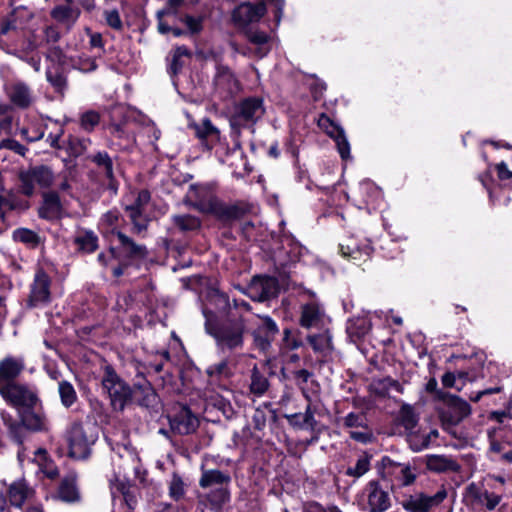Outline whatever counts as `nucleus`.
<instances>
[{
  "label": "nucleus",
  "instance_id": "6e6552de",
  "mask_svg": "<svg viewBox=\"0 0 512 512\" xmlns=\"http://www.w3.org/2000/svg\"><path fill=\"white\" fill-rule=\"evenodd\" d=\"M447 497L445 488L440 489L436 494L429 496L424 493H415L402 501V507L408 512H429L438 506Z\"/></svg>",
  "mask_w": 512,
  "mask_h": 512
},
{
  "label": "nucleus",
  "instance_id": "c756f323",
  "mask_svg": "<svg viewBox=\"0 0 512 512\" xmlns=\"http://www.w3.org/2000/svg\"><path fill=\"white\" fill-rule=\"evenodd\" d=\"M470 414L471 407L467 401L450 395V425L458 424Z\"/></svg>",
  "mask_w": 512,
  "mask_h": 512
},
{
  "label": "nucleus",
  "instance_id": "69168bd1",
  "mask_svg": "<svg viewBox=\"0 0 512 512\" xmlns=\"http://www.w3.org/2000/svg\"><path fill=\"white\" fill-rule=\"evenodd\" d=\"M4 187L0 184V220L4 223L6 219V210H14L16 205L14 201L3 194Z\"/></svg>",
  "mask_w": 512,
  "mask_h": 512
},
{
  "label": "nucleus",
  "instance_id": "6ab92c4d",
  "mask_svg": "<svg viewBox=\"0 0 512 512\" xmlns=\"http://www.w3.org/2000/svg\"><path fill=\"white\" fill-rule=\"evenodd\" d=\"M319 125L325 127L327 134L335 140L341 157L343 159L348 158L350 154V146L345 137L344 130L335 125L330 118L324 115L319 119Z\"/></svg>",
  "mask_w": 512,
  "mask_h": 512
},
{
  "label": "nucleus",
  "instance_id": "0e129e2a",
  "mask_svg": "<svg viewBox=\"0 0 512 512\" xmlns=\"http://www.w3.org/2000/svg\"><path fill=\"white\" fill-rule=\"evenodd\" d=\"M312 375L313 374L306 369H300L293 372V379L295 380L296 385L303 391L306 398H309V396L305 392V385L312 377Z\"/></svg>",
  "mask_w": 512,
  "mask_h": 512
},
{
  "label": "nucleus",
  "instance_id": "bf43d9fd",
  "mask_svg": "<svg viewBox=\"0 0 512 512\" xmlns=\"http://www.w3.org/2000/svg\"><path fill=\"white\" fill-rule=\"evenodd\" d=\"M261 320H262V325L256 331L263 333L274 340L275 336L279 332L277 324L269 316H262Z\"/></svg>",
  "mask_w": 512,
  "mask_h": 512
},
{
  "label": "nucleus",
  "instance_id": "b1692460",
  "mask_svg": "<svg viewBox=\"0 0 512 512\" xmlns=\"http://www.w3.org/2000/svg\"><path fill=\"white\" fill-rule=\"evenodd\" d=\"M119 493L123 497L125 505L129 509H134L137 505V488L129 481L116 479L112 487V496Z\"/></svg>",
  "mask_w": 512,
  "mask_h": 512
},
{
  "label": "nucleus",
  "instance_id": "1a4fd4ad",
  "mask_svg": "<svg viewBox=\"0 0 512 512\" xmlns=\"http://www.w3.org/2000/svg\"><path fill=\"white\" fill-rule=\"evenodd\" d=\"M50 284L49 276L43 270H38L31 284L27 306L33 308L47 304L50 301Z\"/></svg>",
  "mask_w": 512,
  "mask_h": 512
},
{
  "label": "nucleus",
  "instance_id": "864d4df0",
  "mask_svg": "<svg viewBox=\"0 0 512 512\" xmlns=\"http://www.w3.org/2000/svg\"><path fill=\"white\" fill-rule=\"evenodd\" d=\"M343 426L346 428L366 429L367 419L363 413L351 412L343 418Z\"/></svg>",
  "mask_w": 512,
  "mask_h": 512
},
{
  "label": "nucleus",
  "instance_id": "5701e85b",
  "mask_svg": "<svg viewBox=\"0 0 512 512\" xmlns=\"http://www.w3.org/2000/svg\"><path fill=\"white\" fill-rule=\"evenodd\" d=\"M467 497L472 504L484 506L488 510H493L500 502V496L488 491H480L474 484L467 488Z\"/></svg>",
  "mask_w": 512,
  "mask_h": 512
},
{
  "label": "nucleus",
  "instance_id": "8fccbe9b",
  "mask_svg": "<svg viewBox=\"0 0 512 512\" xmlns=\"http://www.w3.org/2000/svg\"><path fill=\"white\" fill-rule=\"evenodd\" d=\"M88 144L89 140L70 135L67 141L66 149L70 156L76 158L85 152Z\"/></svg>",
  "mask_w": 512,
  "mask_h": 512
},
{
  "label": "nucleus",
  "instance_id": "39448f33",
  "mask_svg": "<svg viewBox=\"0 0 512 512\" xmlns=\"http://www.w3.org/2000/svg\"><path fill=\"white\" fill-rule=\"evenodd\" d=\"M264 114L263 101L258 97H249L242 100L235 108L231 117L232 127L252 126Z\"/></svg>",
  "mask_w": 512,
  "mask_h": 512
},
{
  "label": "nucleus",
  "instance_id": "338daca9",
  "mask_svg": "<svg viewBox=\"0 0 512 512\" xmlns=\"http://www.w3.org/2000/svg\"><path fill=\"white\" fill-rule=\"evenodd\" d=\"M46 77H47V80L51 83V85L57 91L60 92L66 87L67 81L62 73H60L58 71L53 73L52 71L48 70L46 72Z\"/></svg>",
  "mask_w": 512,
  "mask_h": 512
},
{
  "label": "nucleus",
  "instance_id": "f3484780",
  "mask_svg": "<svg viewBox=\"0 0 512 512\" xmlns=\"http://www.w3.org/2000/svg\"><path fill=\"white\" fill-rule=\"evenodd\" d=\"M133 401L141 407L153 409L159 404V397L152 387V385L143 381L142 383L134 384L132 388Z\"/></svg>",
  "mask_w": 512,
  "mask_h": 512
},
{
  "label": "nucleus",
  "instance_id": "6e6d98bb",
  "mask_svg": "<svg viewBox=\"0 0 512 512\" xmlns=\"http://www.w3.org/2000/svg\"><path fill=\"white\" fill-rule=\"evenodd\" d=\"M2 418L6 425H8L10 435L17 444H22L24 439V430L21 423L12 422L11 419H7L5 413H2Z\"/></svg>",
  "mask_w": 512,
  "mask_h": 512
},
{
  "label": "nucleus",
  "instance_id": "680f3d73",
  "mask_svg": "<svg viewBox=\"0 0 512 512\" xmlns=\"http://www.w3.org/2000/svg\"><path fill=\"white\" fill-rule=\"evenodd\" d=\"M349 436L354 441L362 444H368L374 440L373 432L369 426H366V429H361L360 431H350Z\"/></svg>",
  "mask_w": 512,
  "mask_h": 512
},
{
  "label": "nucleus",
  "instance_id": "f257e3e1",
  "mask_svg": "<svg viewBox=\"0 0 512 512\" xmlns=\"http://www.w3.org/2000/svg\"><path fill=\"white\" fill-rule=\"evenodd\" d=\"M206 316L205 330L212 336L216 346L221 351H234L244 346V336L247 332V323L242 315L229 314L226 320L217 322Z\"/></svg>",
  "mask_w": 512,
  "mask_h": 512
},
{
  "label": "nucleus",
  "instance_id": "412c9836",
  "mask_svg": "<svg viewBox=\"0 0 512 512\" xmlns=\"http://www.w3.org/2000/svg\"><path fill=\"white\" fill-rule=\"evenodd\" d=\"M62 212V205L58 193L54 191L43 193V204L39 208V216L52 220L59 218Z\"/></svg>",
  "mask_w": 512,
  "mask_h": 512
},
{
  "label": "nucleus",
  "instance_id": "f8f14e48",
  "mask_svg": "<svg viewBox=\"0 0 512 512\" xmlns=\"http://www.w3.org/2000/svg\"><path fill=\"white\" fill-rule=\"evenodd\" d=\"M215 91L224 99L230 98L239 91V82L233 72L227 67L219 65L214 78Z\"/></svg>",
  "mask_w": 512,
  "mask_h": 512
},
{
  "label": "nucleus",
  "instance_id": "e2e57ef3",
  "mask_svg": "<svg viewBox=\"0 0 512 512\" xmlns=\"http://www.w3.org/2000/svg\"><path fill=\"white\" fill-rule=\"evenodd\" d=\"M39 47L36 37L34 34H32L30 37H27L23 40L22 46L20 49L16 50L13 54L16 56V54H22L24 57L29 56L30 53L37 50Z\"/></svg>",
  "mask_w": 512,
  "mask_h": 512
},
{
  "label": "nucleus",
  "instance_id": "9d476101",
  "mask_svg": "<svg viewBox=\"0 0 512 512\" xmlns=\"http://www.w3.org/2000/svg\"><path fill=\"white\" fill-rule=\"evenodd\" d=\"M169 424L172 432L179 435H189L197 430L199 420L188 407L182 406L174 415L169 417Z\"/></svg>",
  "mask_w": 512,
  "mask_h": 512
},
{
  "label": "nucleus",
  "instance_id": "bb28decb",
  "mask_svg": "<svg viewBox=\"0 0 512 512\" xmlns=\"http://www.w3.org/2000/svg\"><path fill=\"white\" fill-rule=\"evenodd\" d=\"M58 495L59 498L65 502H76L79 500L80 494L74 474H69L61 480Z\"/></svg>",
  "mask_w": 512,
  "mask_h": 512
},
{
  "label": "nucleus",
  "instance_id": "7c9ffc66",
  "mask_svg": "<svg viewBox=\"0 0 512 512\" xmlns=\"http://www.w3.org/2000/svg\"><path fill=\"white\" fill-rule=\"evenodd\" d=\"M21 424L31 431H42L46 429V418L43 414L26 408L21 415Z\"/></svg>",
  "mask_w": 512,
  "mask_h": 512
},
{
  "label": "nucleus",
  "instance_id": "a211bd4d",
  "mask_svg": "<svg viewBox=\"0 0 512 512\" xmlns=\"http://www.w3.org/2000/svg\"><path fill=\"white\" fill-rule=\"evenodd\" d=\"M339 248L343 257L352 260L356 264L366 262L372 253V248L369 244L360 246L353 238H349L346 242L341 243Z\"/></svg>",
  "mask_w": 512,
  "mask_h": 512
},
{
  "label": "nucleus",
  "instance_id": "72a5a7b5",
  "mask_svg": "<svg viewBox=\"0 0 512 512\" xmlns=\"http://www.w3.org/2000/svg\"><path fill=\"white\" fill-rule=\"evenodd\" d=\"M191 58V52L185 46L176 47L171 53L168 72L171 75H177L186 65V60Z\"/></svg>",
  "mask_w": 512,
  "mask_h": 512
},
{
  "label": "nucleus",
  "instance_id": "4c0bfd02",
  "mask_svg": "<svg viewBox=\"0 0 512 512\" xmlns=\"http://www.w3.org/2000/svg\"><path fill=\"white\" fill-rule=\"evenodd\" d=\"M371 329V323L366 318H356L349 321L347 333L353 341L364 337Z\"/></svg>",
  "mask_w": 512,
  "mask_h": 512
},
{
  "label": "nucleus",
  "instance_id": "4be33fe9",
  "mask_svg": "<svg viewBox=\"0 0 512 512\" xmlns=\"http://www.w3.org/2000/svg\"><path fill=\"white\" fill-rule=\"evenodd\" d=\"M116 235L120 242V249L125 254L126 258L134 260L147 257L148 250L146 246L137 244L132 238L120 231H118Z\"/></svg>",
  "mask_w": 512,
  "mask_h": 512
},
{
  "label": "nucleus",
  "instance_id": "4468645a",
  "mask_svg": "<svg viewBox=\"0 0 512 512\" xmlns=\"http://www.w3.org/2000/svg\"><path fill=\"white\" fill-rule=\"evenodd\" d=\"M248 211L249 209L243 204L227 205L218 199L209 214L224 224H231L241 219Z\"/></svg>",
  "mask_w": 512,
  "mask_h": 512
},
{
  "label": "nucleus",
  "instance_id": "774afa93",
  "mask_svg": "<svg viewBox=\"0 0 512 512\" xmlns=\"http://www.w3.org/2000/svg\"><path fill=\"white\" fill-rule=\"evenodd\" d=\"M105 20L107 24L115 29L121 30L123 27L122 20L120 18V14L117 9H112L104 12Z\"/></svg>",
  "mask_w": 512,
  "mask_h": 512
},
{
  "label": "nucleus",
  "instance_id": "79ce46f5",
  "mask_svg": "<svg viewBox=\"0 0 512 512\" xmlns=\"http://www.w3.org/2000/svg\"><path fill=\"white\" fill-rule=\"evenodd\" d=\"M169 496L174 501L184 499L186 495V484L182 477L174 472L168 484Z\"/></svg>",
  "mask_w": 512,
  "mask_h": 512
},
{
  "label": "nucleus",
  "instance_id": "aec40b11",
  "mask_svg": "<svg viewBox=\"0 0 512 512\" xmlns=\"http://www.w3.org/2000/svg\"><path fill=\"white\" fill-rule=\"evenodd\" d=\"M7 94L13 105L20 109H27L33 103V94L30 87L22 82H14L8 89Z\"/></svg>",
  "mask_w": 512,
  "mask_h": 512
},
{
  "label": "nucleus",
  "instance_id": "dca6fc26",
  "mask_svg": "<svg viewBox=\"0 0 512 512\" xmlns=\"http://www.w3.org/2000/svg\"><path fill=\"white\" fill-rule=\"evenodd\" d=\"M368 507L370 512H385L391 506L389 493L377 481H370L367 486Z\"/></svg>",
  "mask_w": 512,
  "mask_h": 512
},
{
  "label": "nucleus",
  "instance_id": "20e7f679",
  "mask_svg": "<svg viewBox=\"0 0 512 512\" xmlns=\"http://www.w3.org/2000/svg\"><path fill=\"white\" fill-rule=\"evenodd\" d=\"M20 192L31 197L35 192V183L41 188H48L54 180L52 170L45 165L30 167L19 173Z\"/></svg>",
  "mask_w": 512,
  "mask_h": 512
},
{
  "label": "nucleus",
  "instance_id": "ea45409f",
  "mask_svg": "<svg viewBox=\"0 0 512 512\" xmlns=\"http://www.w3.org/2000/svg\"><path fill=\"white\" fill-rule=\"evenodd\" d=\"M74 242L79 250L86 253H92L98 248V237L91 231L79 234Z\"/></svg>",
  "mask_w": 512,
  "mask_h": 512
},
{
  "label": "nucleus",
  "instance_id": "2eb2a0df",
  "mask_svg": "<svg viewBox=\"0 0 512 512\" xmlns=\"http://www.w3.org/2000/svg\"><path fill=\"white\" fill-rule=\"evenodd\" d=\"M23 358L7 356L0 361V389L3 386L16 383V378L24 370Z\"/></svg>",
  "mask_w": 512,
  "mask_h": 512
},
{
  "label": "nucleus",
  "instance_id": "a878e982",
  "mask_svg": "<svg viewBox=\"0 0 512 512\" xmlns=\"http://www.w3.org/2000/svg\"><path fill=\"white\" fill-rule=\"evenodd\" d=\"M231 478L229 475L217 469L203 470L199 485L201 488L228 486Z\"/></svg>",
  "mask_w": 512,
  "mask_h": 512
},
{
  "label": "nucleus",
  "instance_id": "c9c22d12",
  "mask_svg": "<svg viewBox=\"0 0 512 512\" xmlns=\"http://www.w3.org/2000/svg\"><path fill=\"white\" fill-rule=\"evenodd\" d=\"M172 223L181 232H193L201 228V220L191 214H177L173 215Z\"/></svg>",
  "mask_w": 512,
  "mask_h": 512
},
{
  "label": "nucleus",
  "instance_id": "09e8293b",
  "mask_svg": "<svg viewBox=\"0 0 512 512\" xmlns=\"http://www.w3.org/2000/svg\"><path fill=\"white\" fill-rule=\"evenodd\" d=\"M195 133L197 137L202 140L208 138L217 140L219 138V130L209 119H204L200 125H197L195 127Z\"/></svg>",
  "mask_w": 512,
  "mask_h": 512
},
{
  "label": "nucleus",
  "instance_id": "c03bdc74",
  "mask_svg": "<svg viewBox=\"0 0 512 512\" xmlns=\"http://www.w3.org/2000/svg\"><path fill=\"white\" fill-rule=\"evenodd\" d=\"M13 238L30 248L37 247L41 242L40 236L36 232L27 228L16 229L13 233Z\"/></svg>",
  "mask_w": 512,
  "mask_h": 512
},
{
  "label": "nucleus",
  "instance_id": "a19ab883",
  "mask_svg": "<svg viewBox=\"0 0 512 512\" xmlns=\"http://www.w3.org/2000/svg\"><path fill=\"white\" fill-rule=\"evenodd\" d=\"M206 374L211 381H220L222 379H228L232 375V372L228 365V361L222 360L210 365L206 369Z\"/></svg>",
  "mask_w": 512,
  "mask_h": 512
},
{
  "label": "nucleus",
  "instance_id": "13d9d810",
  "mask_svg": "<svg viewBox=\"0 0 512 512\" xmlns=\"http://www.w3.org/2000/svg\"><path fill=\"white\" fill-rule=\"evenodd\" d=\"M370 468V461L368 456H362L360 457L356 465L354 467H349L346 471V474L349 476H353L356 478L361 477L364 475Z\"/></svg>",
  "mask_w": 512,
  "mask_h": 512
},
{
  "label": "nucleus",
  "instance_id": "7ed1b4c3",
  "mask_svg": "<svg viewBox=\"0 0 512 512\" xmlns=\"http://www.w3.org/2000/svg\"><path fill=\"white\" fill-rule=\"evenodd\" d=\"M101 383L114 411H123L128 404L132 403V388L121 379L112 366H105Z\"/></svg>",
  "mask_w": 512,
  "mask_h": 512
},
{
  "label": "nucleus",
  "instance_id": "603ef678",
  "mask_svg": "<svg viewBox=\"0 0 512 512\" xmlns=\"http://www.w3.org/2000/svg\"><path fill=\"white\" fill-rule=\"evenodd\" d=\"M180 21L186 25L190 34H199L203 29L204 16L194 17L189 14H185L180 17Z\"/></svg>",
  "mask_w": 512,
  "mask_h": 512
},
{
  "label": "nucleus",
  "instance_id": "58836bf2",
  "mask_svg": "<svg viewBox=\"0 0 512 512\" xmlns=\"http://www.w3.org/2000/svg\"><path fill=\"white\" fill-rule=\"evenodd\" d=\"M307 340L315 352L324 353L333 348L332 338L328 331L321 334L309 335Z\"/></svg>",
  "mask_w": 512,
  "mask_h": 512
},
{
  "label": "nucleus",
  "instance_id": "37998d69",
  "mask_svg": "<svg viewBox=\"0 0 512 512\" xmlns=\"http://www.w3.org/2000/svg\"><path fill=\"white\" fill-rule=\"evenodd\" d=\"M98 168L102 169L106 178L110 181V185L114 180L113 161L107 152H98L91 158Z\"/></svg>",
  "mask_w": 512,
  "mask_h": 512
},
{
  "label": "nucleus",
  "instance_id": "c85d7f7f",
  "mask_svg": "<svg viewBox=\"0 0 512 512\" xmlns=\"http://www.w3.org/2000/svg\"><path fill=\"white\" fill-rule=\"evenodd\" d=\"M322 319V312L316 303H308L302 306L300 325L303 328L317 327Z\"/></svg>",
  "mask_w": 512,
  "mask_h": 512
},
{
  "label": "nucleus",
  "instance_id": "3c124183",
  "mask_svg": "<svg viewBox=\"0 0 512 512\" xmlns=\"http://www.w3.org/2000/svg\"><path fill=\"white\" fill-rule=\"evenodd\" d=\"M230 493L227 486L216 487L209 495L208 500L215 507H221L229 501Z\"/></svg>",
  "mask_w": 512,
  "mask_h": 512
},
{
  "label": "nucleus",
  "instance_id": "473e14b6",
  "mask_svg": "<svg viewBox=\"0 0 512 512\" xmlns=\"http://www.w3.org/2000/svg\"><path fill=\"white\" fill-rule=\"evenodd\" d=\"M287 420L292 426L300 429L310 428L311 430H314L317 425V421L315 420L314 411L311 409V405L306 407L304 413L288 415Z\"/></svg>",
  "mask_w": 512,
  "mask_h": 512
},
{
  "label": "nucleus",
  "instance_id": "a18cd8bd",
  "mask_svg": "<svg viewBox=\"0 0 512 512\" xmlns=\"http://www.w3.org/2000/svg\"><path fill=\"white\" fill-rule=\"evenodd\" d=\"M425 391L431 396L434 402L446 405L448 393L438 388V382L434 377L430 378L425 384Z\"/></svg>",
  "mask_w": 512,
  "mask_h": 512
},
{
  "label": "nucleus",
  "instance_id": "f03ea898",
  "mask_svg": "<svg viewBox=\"0 0 512 512\" xmlns=\"http://www.w3.org/2000/svg\"><path fill=\"white\" fill-rule=\"evenodd\" d=\"M99 426L92 418L75 421L66 433L69 446V456L75 459H85L90 455L91 447L99 435Z\"/></svg>",
  "mask_w": 512,
  "mask_h": 512
},
{
  "label": "nucleus",
  "instance_id": "ddd939ff",
  "mask_svg": "<svg viewBox=\"0 0 512 512\" xmlns=\"http://www.w3.org/2000/svg\"><path fill=\"white\" fill-rule=\"evenodd\" d=\"M265 13L266 6L264 3L251 4L247 2L235 8L232 17L237 25L246 27L251 23L258 22Z\"/></svg>",
  "mask_w": 512,
  "mask_h": 512
},
{
  "label": "nucleus",
  "instance_id": "49530a36",
  "mask_svg": "<svg viewBox=\"0 0 512 512\" xmlns=\"http://www.w3.org/2000/svg\"><path fill=\"white\" fill-rule=\"evenodd\" d=\"M58 390H59V395L61 398V403L66 408L72 406L75 403V401L77 400L76 391H75L74 387L72 386V384H70L69 382H67V381L59 382Z\"/></svg>",
  "mask_w": 512,
  "mask_h": 512
},
{
  "label": "nucleus",
  "instance_id": "cd10ccee",
  "mask_svg": "<svg viewBox=\"0 0 512 512\" xmlns=\"http://www.w3.org/2000/svg\"><path fill=\"white\" fill-rule=\"evenodd\" d=\"M31 493L32 490L27 486L26 482L22 480L13 482L7 491L11 505L16 507H21Z\"/></svg>",
  "mask_w": 512,
  "mask_h": 512
},
{
  "label": "nucleus",
  "instance_id": "de8ad7c7",
  "mask_svg": "<svg viewBox=\"0 0 512 512\" xmlns=\"http://www.w3.org/2000/svg\"><path fill=\"white\" fill-rule=\"evenodd\" d=\"M490 450L494 454V459L508 464L512 463V448L507 446L506 443L493 441Z\"/></svg>",
  "mask_w": 512,
  "mask_h": 512
},
{
  "label": "nucleus",
  "instance_id": "f704fd0d",
  "mask_svg": "<svg viewBox=\"0 0 512 512\" xmlns=\"http://www.w3.org/2000/svg\"><path fill=\"white\" fill-rule=\"evenodd\" d=\"M397 420L406 431H412L418 424L419 414L412 405L404 403L399 410Z\"/></svg>",
  "mask_w": 512,
  "mask_h": 512
},
{
  "label": "nucleus",
  "instance_id": "5fc2aeb1",
  "mask_svg": "<svg viewBox=\"0 0 512 512\" xmlns=\"http://www.w3.org/2000/svg\"><path fill=\"white\" fill-rule=\"evenodd\" d=\"M395 467V475L401 481L403 486L410 485L414 482L416 476L411 472V469L407 465L393 464Z\"/></svg>",
  "mask_w": 512,
  "mask_h": 512
},
{
  "label": "nucleus",
  "instance_id": "2f4dec72",
  "mask_svg": "<svg viewBox=\"0 0 512 512\" xmlns=\"http://www.w3.org/2000/svg\"><path fill=\"white\" fill-rule=\"evenodd\" d=\"M245 36L249 40L250 43L256 45L253 53L255 56L262 58L266 56L269 52V47L267 46L269 36L262 31L246 29Z\"/></svg>",
  "mask_w": 512,
  "mask_h": 512
},
{
  "label": "nucleus",
  "instance_id": "4d7b16f0",
  "mask_svg": "<svg viewBox=\"0 0 512 512\" xmlns=\"http://www.w3.org/2000/svg\"><path fill=\"white\" fill-rule=\"evenodd\" d=\"M100 122V115L94 110L86 111L81 115L80 124L86 131H92Z\"/></svg>",
  "mask_w": 512,
  "mask_h": 512
},
{
  "label": "nucleus",
  "instance_id": "052dcab7",
  "mask_svg": "<svg viewBox=\"0 0 512 512\" xmlns=\"http://www.w3.org/2000/svg\"><path fill=\"white\" fill-rule=\"evenodd\" d=\"M427 467L432 471L442 472L448 468V460L444 456L431 455L427 458Z\"/></svg>",
  "mask_w": 512,
  "mask_h": 512
},
{
  "label": "nucleus",
  "instance_id": "423d86ee",
  "mask_svg": "<svg viewBox=\"0 0 512 512\" xmlns=\"http://www.w3.org/2000/svg\"><path fill=\"white\" fill-rule=\"evenodd\" d=\"M1 396L11 405L22 408H33L37 395L27 386L13 383L0 389Z\"/></svg>",
  "mask_w": 512,
  "mask_h": 512
},
{
  "label": "nucleus",
  "instance_id": "0eeeda50",
  "mask_svg": "<svg viewBox=\"0 0 512 512\" xmlns=\"http://www.w3.org/2000/svg\"><path fill=\"white\" fill-rule=\"evenodd\" d=\"M278 281L271 276H255L246 289V294L257 302H264L278 294Z\"/></svg>",
  "mask_w": 512,
  "mask_h": 512
},
{
  "label": "nucleus",
  "instance_id": "e433bc0d",
  "mask_svg": "<svg viewBox=\"0 0 512 512\" xmlns=\"http://www.w3.org/2000/svg\"><path fill=\"white\" fill-rule=\"evenodd\" d=\"M250 392L258 397L264 395L269 389L270 383L268 379L254 366L251 370Z\"/></svg>",
  "mask_w": 512,
  "mask_h": 512
},
{
  "label": "nucleus",
  "instance_id": "9b49d317",
  "mask_svg": "<svg viewBox=\"0 0 512 512\" xmlns=\"http://www.w3.org/2000/svg\"><path fill=\"white\" fill-rule=\"evenodd\" d=\"M187 203L201 213L209 214L218 198L203 185H191L187 194Z\"/></svg>",
  "mask_w": 512,
  "mask_h": 512
},
{
  "label": "nucleus",
  "instance_id": "393cba45",
  "mask_svg": "<svg viewBox=\"0 0 512 512\" xmlns=\"http://www.w3.org/2000/svg\"><path fill=\"white\" fill-rule=\"evenodd\" d=\"M80 9L74 5H57L51 12V17L57 22L63 23L70 28L80 16Z\"/></svg>",
  "mask_w": 512,
  "mask_h": 512
}]
</instances>
